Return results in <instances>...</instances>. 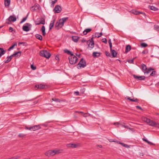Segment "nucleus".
I'll return each instance as SVG.
<instances>
[{
	"label": "nucleus",
	"mask_w": 159,
	"mask_h": 159,
	"mask_svg": "<svg viewBox=\"0 0 159 159\" xmlns=\"http://www.w3.org/2000/svg\"><path fill=\"white\" fill-rule=\"evenodd\" d=\"M41 21L39 23H37V21H35V24L36 25H39L40 24L44 25L45 23V19L42 18H40Z\"/></svg>",
	"instance_id": "obj_14"
},
{
	"label": "nucleus",
	"mask_w": 159,
	"mask_h": 159,
	"mask_svg": "<svg viewBox=\"0 0 159 159\" xmlns=\"http://www.w3.org/2000/svg\"><path fill=\"white\" fill-rule=\"evenodd\" d=\"M111 52L113 57H116L117 52L114 50H111Z\"/></svg>",
	"instance_id": "obj_18"
},
{
	"label": "nucleus",
	"mask_w": 159,
	"mask_h": 159,
	"mask_svg": "<svg viewBox=\"0 0 159 159\" xmlns=\"http://www.w3.org/2000/svg\"><path fill=\"white\" fill-rule=\"evenodd\" d=\"M11 21L8 18V19H6V24H11Z\"/></svg>",
	"instance_id": "obj_41"
},
{
	"label": "nucleus",
	"mask_w": 159,
	"mask_h": 159,
	"mask_svg": "<svg viewBox=\"0 0 159 159\" xmlns=\"http://www.w3.org/2000/svg\"><path fill=\"white\" fill-rule=\"evenodd\" d=\"M6 52V51L4 50L2 48H0V53L3 55Z\"/></svg>",
	"instance_id": "obj_34"
},
{
	"label": "nucleus",
	"mask_w": 159,
	"mask_h": 159,
	"mask_svg": "<svg viewBox=\"0 0 159 159\" xmlns=\"http://www.w3.org/2000/svg\"><path fill=\"white\" fill-rule=\"evenodd\" d=\"M122 126H123L126 128L129 129H131V128H129V127L128 126H126V125H122Z\"/></svg>",
	"instance_id": "obj_52"
},
{
	"label": "nucleus",
	"mask_w": 159,
	"mask_h": 159,
	"mask_svg": "<svg viewBox=\"0 0 159 159\" xmlns=\"http://www.w3.org/2000/svg\"><path fill=\"white\" fill-rule=\"evenodd\" d=\"M126 98L128 100H129L130 101L134 102H139V99L137 98L131 99L130 97H127Z\"/></svg>",
	"instance_id": "obj_16"
},
{
	"label": "nucleus",
	"mask_w": 159,
	"mask_h": 159,
	"mask_svg": "<svg viewBox=\"0 0 159 159\" xmlns=\"http://www.w3.org/2000/svg\"><path fill=\"white\" fill-rule=\"evenodd\" d=\"M68 19V17H65L60 19L57 22L55 27L56 29L59 30L64 25V23Z\"/></svg>",
	"instance_id": "obj_2"
},
{
	"label": "nucleus",
	"mask_w": 159,
	"mask_h": 159,
	"mask_svg": "<svg viewBox=\"0 0 159 159\" xmlns=\"http://www.w3.org/2000/svg\"><path fill=\"white\" fill-rule=\"evenodd\" d=\"M13 30V28L11 27H10L9 29V32H12Z\"/></svg>",
	"instance_id": "obj_51"
},
{
	"label": "nucleus",
	"mask_w": 159,
	"mask_h": 159,
	"mask_svg": "<svg viewBox=\"0 0 159 159\" xmlns=\"http://www.w3.org/2000/svg\"><path fill=\"white\" fill-rule=\"evenodd\" d=\"M32 130L35 131L41 128L40 125H36L31 127Z\"/></svg>",
	"instance_id": "obj_13"
},
{
	"label": "nucleus",
	"mask_w": 159,
	"mask_h": 159,
	"mask_svg": "<svg viewBox=\"0 0 159 159\" xmlns=\"http://www.w3.org/2000/svg\"><path fill=\"white\" fill-rule=\"evenodd\" d=\"M52 100L53 101H55V102H65V100H60V99H57V98H52Z\"/></svg>",
	"instance_id": "obj_28"
},
{
	"label": "nucleus",
	"mask_w": 159,
	"mask_h": 159,
	"mask_svg": "<svg viewBox=\"0 0 159 159\" xmlns=\"http://www.w3.org/2000/svg\"><path fill=\"white\" fill-rule=\"evenodd\" d=\"M131 49V46L130 45H128L126 46L125 48V52L127 53Z\"/></svg>",
	"instance_id": "obj_24"
},
{
	"label": "nucleus",
	"mask_w": 159,
	"mask_h": 159,
	"mask_svg": "<svg viewBox=\"0 0 159 159\" xmlns=\"http://www.w3.org/2000/svg\"><path fill=\"white\" fill-rule=\"evenodd\" d=\"M35 87L39 89H43L46 88V86L42 84L35 85Z\"/></svg>",
	"instance_id": "obj_12"
},
{
	"label": "nucleus",
	"mask_w": 159,
	"mask_h": 159,
	"mask_svg": "<svg viewBox=\"0 0 159 159\" xmlns=\"http://www.w3.org/2000/svg\"><path fill=\"white\" fill-rule=\"evenodd\" d=\"M86 42V40L85 39H83L81 40V42L82 43H84Z\"/></svg>",
	"instance_id": "obj_61"
},
{
	"label": "nucleus",
	"mask_w": 159,
	"mask_h": 159,
	"mask_svg": "<svg viewBox=\"0 0 159 159\" xmlns=\"http://www.w3.org/2000/svg\"><path fill=\"white\" fill-rule=\"evenodd\" d=\"M9 18L10 20L12 22L15 21L16 20V18L12 16H10V17H9Z\"/></svg>",
	"instance_id": "obj_25"
},
{
	"label": "nucleus",
	"mask_w": 159,
	"mask_h": 159,
	"mask_svg": "<svg viewBox=\"0 0 159 159\" xmlns=\"http://www.w3.org/2000/svg\"><path fill=\"white\" fill-rule=\"evenodd\" d=\"M95 35L96 37L99 38L102 35V32H101L100 33H96Z\"/></svg>",
	"instance_id": "obj_35"
},
{
	"label": "nucleus",
	"mask_w": 159,
	"mask_h": 159,
	"mask_svg": "<svg viewBox=\"0 0 159 159\" xmlns=\"http://www.w3.org/2000/svg\"><path fill=\"white\" fill-rule=\"evenodd\" d=\"M92 30V29L90 28L86 29L84 31L83 33L84 35H85L87 34L88 33L90 32Z\"/></svg>",
	"instance_id": "obj_22"
},
{
	"label": "nucleus",
	"mask_w": 159,
	"mask_h": 159,
	"mask_svg": "<svg viewBox=\"0 0 159 159\" xmlns=\"http://www.w3.org/2000/svg\"><path fill=\"white\" fill-rule=\"evenodd\" d=\"M64 51L65 53H67L69 55H70V56H73L74 54L71 51L67 49L64 50Z\"/></svg>",
	"instance_id": "obj_26"
},
{
	"label": "nucleus",
	"mask_w": 159,
	"mask_h": 159,
	"mask_svg": "<svg viewBox=\"0 0 159 159\" xmlns=\"http://www.w3.org/2000/svg\"><path fill=\"white\" fill-rule=\"evenodd\" d=\"M108 43H109V45H110V44H112V43H111V39H110L108 40Z\"/></svg>",
	"instance_id": "obj_55"
},
{
	"label": "nucleus",
	"mask_w": 159,
	"mask_h": 159,
	"mask_svg": "<svg viewBox=\"0 0 159 159\" xmlns=\"http://www.w3.org/2000/svg\"><path fill=\"white\" fill-rule=\"evenodd\" d=\"M132 13L136 15H139L140 13H142L137 11L136 10H133L132 11Z\"/></svg>",
	"instance_id": "obj_29"
},
{
	"label": "nucleus",
	"mask_w": 159,
	"mask_h": 159,
	"mask_svg": "<svg viewBox=\"0 0 159 159\" xmlns=\"http://www.w3.org/2000/svg\"><path fill=\"white\" fill-rule=\"evenodd\" d=\"M14 54L16 57H20L21 55V53L20 51L18 52H15Z\"/></svg>",
	"instance_id": "obj_33"
},
{
	"label": "nucleus",
	"mask_w": 159,
	"mask_h": 159,
	"mask_svg": "<svg viewBox=\"0 0 159 159\" xmlns=\"http://www.w3.org/2000/svg\"><path fill=\"white\" fill-rule=\"evenodd\" d=\"M143 120L147 123L149 125L152 127H154L156 128L159 129V124L153 121V120L144 117L142 118Z\"/></svg>",
	"instance_id": "obj_1"
},
{
	"label": "nucleus",
	"mask_w": 159,
	"mask_h": 159,
	"mask_svg": "<svg viewBox=\"0 0 159 159\" xmlns=\"http://www.w3.org/2000/svg\"><path fill=\"white\" fill-rule=\"evenodd\" d=\"M35 36L37 39H38L40 40H42L43 38L41 35L37 34H35Z\"/></svg>",
	"instance_id": "obj_27"
},
{
	"label": "nucleus",
	"mask_w": 159,
	"mask_h": 159,
	"mask_svg": "<svg viewBox=\"0 0 159 159\" xmlns=\"http://www.w3.org/2000/svg\"><path fill=\"white\" fill-rule=\"evenodd\" d=\"M117 143H118L121 144L123 147H125L127 148H129V146L127 144H124V143H120V142H117Z\"/></svg>",
	"instance_id": "obj_32"
},
{
	"label": "nucleus",
	"mask_w": 159,
	"mask_h": 159,
	"mask_svg": "<svg viewBox=\"0 0 159 159\" xmlns=\"http://www.w3.org/2000/svg\"><path fill=\"white\" fill-rule=\"evenodd\" d=\"M51 6L53 7L54 4L57 2V0H51Z\"/></svg>",
	"instance_id": "obj_40"
},
{
	"label": "nucleus",
	"mask_w": 159,
	"mask_h": 159,
	"mask_svg": "<svg viewBox=\"0 0 159 159\" xmlns=\"http://www.w3.org/2000/svg\"><path fill=\"white\" fill-rule=\"evenodd\" d=\"M114 125H119V123L118 122L115 123H114Z\"/></svg>",
	"instance_id": "obj_64"
},
{
	"label": "nucleus",
	"mask_w": 159,
	"mask_h": 159,
	"mask_svg": "<svg viewBox=\"0 0 159 159\" xmlns=\"http://www.w3.org/2000/svg\"><path fill=\"white\" fill-rule=\"evenodd\" d=\"M141 46L142 47L145 48L148 46V44L145 43H142L141 44Z\"/></svg>",
	"instance_id": "obj_38"
},
{
	"label": "nucleus",
	"mask_w": 159,
	"mask_h": 159,
	"mask_svg": "<svg viewBox=\"0 0 159 159\" xmlns=\"http://www.w3.org/2000/svg\"><path fill=\"white\" fill-rule=\"evenodd\" d=\"M39 9V7L37 6H34L30 7V10L32 11H34Z\"/></svg>",
	"instance_id": "obj_23"
},
{
	"label": "nucleus",
	"mask_w": 159,
	"mask_h": 159,
	"mask_svg": "<svg viewBox=\"0 0 159 159\" xmlns=\"http://www.w3.org/2000/svg\"><path fill=\"white\" fill-rule=\"evenodd\" d=\"M55 20L54 19L51 21L49 25V30H51L53 27L54 25V22H55Z\"/></svg>",
	"instance_id": "obj_21"
},
{
	"label": "nucleus",
	"mask_w": 159,
	"mask_h": 159,
	"mask_svg": "<svg viewBox=\"0 0 159 159\" xmlns=\"http://www.w3.org/2000/svg\"><path fill=\"white\" fill-rule=\"evenodd\" d=\"M72 40L75 42H77L80 39V37L77 36H72Z\"/></svg>",
	"instance_id": "obj_17"
},
{
	"label": "nucleus",
	"mask_w": 159,
	"mask_h": 159,
	"mask_svg": "<svg viewBox=\"0 0 159 159\" xmlns=\"http://www.w3.org/2000/svg\"><path fill=\"white\" fill-rule=\"evenodd\" d=\"M55 59L56 60H59V57L58 56H56L55 57Z\"/></svg>",
	"instance_id": "obj_62"
},
{
	"label": "nucleus",
	"mask_w": 159,
	"mask_h": 159,
	"mask_svg": "<svg viewBox=\"0 0 159 159\" xmlns=\"http://www.w3.org/2000/svg\"><path fill=\"white\" fill-rule=\"evenodd\" d=\"M69 63L70 64L73 65L75 64L78 61L77 58L75 55L70 56L69 57Z\"/></svg>",
	"instance_id": "obj_5"
},
{
	"label": "nucleus",
	"mask_w": 159,
	"mask_h": 159,
	"mask_svg": "<svg viewBox=\"0 0 159 159\" xmlns=\"http://www.w3.org/2000/svg\"><path fill=\"white\" fill-rule=\"evenodd\" d=\"M128 61L130 63H134V59H133L132 60H128Z\"/></svg>",
	"instance_id": "obj_46"
},
{
	"label": "nucleus",
	"mask_w": 159,
	"mask_h": 159,
	"mask_svg": "<svg viewBox=\"0 0 159 159\" xmlns=\"http://www.w3.org/2000/svg\"><path fill=\"white\" fill-rule=\"evenodd\" d=\"M100 55V53L98 52H93V56L94 57H98Z\"/></svg>",
	"instance_id": "obj_20"
},
{
	"label": "nucleus",
	"mask_w": 159,
	"mask_h": 159,
	"mask_svg": "<svg viewBox=\"0 0 159 159\" xmlns=\"http://www.w3.org/2000/svg\"><path fill=\"white\" fill-rule=\"evenodd\" d=\"M86 65L85 61L83 58L81 59L79 63L77 65V68L79 69L81 67H84Z\"/></svg>",
	"instance_id": "obj_6"
},
{
	"label": "nucleus",
	"mask_w": 159,
	"mask_h": 159,
	"mask_svg": "<svg viewBox=\"0 0 159 159\" xmlns=\"http://www.w3.org/2000/svg\"><path fill=\"white\" fill-rule=\"evenodd\" d=\"M110 48V51L111 50H113L112 49V44L109 45Z\"/></svg>",
	"instance_id": "obj_59"
},
{
	"label": "nucleus",
	"mask_w": 159,
	"mask_h": 159,
	"mask_svg": "<svg viewBox=\"0 0 159 159\" xmlns=\"http://www.w3.org/2000/svg\"><path fill=\"white\" fill-rule=\"evenodd\" d=\"M87 113H84L83 115V116L84 117H86L87 116Z\"/></svg>",
	"instance_id": "obj_56"
},
{
	"label": "nucleus",
	"mask_w": 159,
	"mask_h": 159,
	"mask_svg": "<svg viewBox=\"0 0 159 159\" xmlns=\"http://www.w3.org/2000/svg\"><path fill=\"white\" fill-rule=\"evenodd\" d=\"M41 30L42 31V34L43 36H45L46 33L45 32V27L44 26H43L42 27Z\"/></svg>",
	"instance_id": "obj_30"
},
{
	"label": "nucleus",
	"mask_w": 159,
	"mask_h": 159,
	"mask_svg": "<svg viewBox=\"0 0 159 159\" xmlns=\"http://www.w3.org/2000/svg\"><path fill=\"white\" fill-rule=\"evenodd\" d=\"M76 112H78V113H81V114H84V113H83V112H82V111H76Z\"/></svg>",
	"instance_id": "obj_60"
},
{
	"label": "nucleus",
	"mask_w": 159,
	"mask_h": 159,
	"mask_svg": "<svg viewBox=\"0 0 159 159\" xmlns=\"http://www.w3.org/2000/svg\"><path fill=\"white\" fill-rule=\"evenodd\" d=\"M31 26V25L29 23H26L23 26L22 28L24 31L27 32L30 30V29L29 28H30Z\"/></svg>",
	"instance_id": "obj_7"
},
{
	"label": "nucleus",
	"mask_w": 159,
	"mask_h": 159,
	"mask_svg": "<svg viewBox=\"0 0 159 159\" xmlns=\"http://www.w3.org/2000/svg\"><path fill=\"white\" fill-rule=\"evenodd\" d=\"M7 60L6 61H4L5 63H8L11 60L12 58L11 57H10V56H8L7 57Z\"/></svg>",
	"instance_id": "obj_31"
},
{
	"label": "nucleus",
	"mask_w": 159,
	"mask_h": 159,
	"mask_svg": "<svg viewBox=\"0 0 159 159\" xmlns=\"http://www.w3.org/2000/svg\"><path fill=\"white\" fill-rule=\"evenodd\" d=\"M10 1V0H4V4L6 7H9Z\"/></svg>",
	"instance_id": "obj_19"
},
{
	"label": "nucleus",
	"mask_w": 159,
	"mask_h": 159,
	"mask_svg": "<svg viewBox=\"0 0 159 159\" xmlns=\"http://www.w3.org/2000/svg\"><path fill=\"white\" fill-rule=\"evenodd\" d=\"M154 70V69L153 68H150L149 69H148V70H147V71L144 72V74H145V73L148 74L150 72V71H151L152 70Z\"/></svg>",
	"instance_id": "obj_36"
},
{
	"label": "nucleus",
	"mask_w": 159,
	"mask_h": 159,
	"mask_svg": "<svg viewBox=\"0 0 159 159\" xmlns=\"http://www.w3.org/2000/svg\"><path fill=\"white\" fill-rule=\"evenodd\" d=\"M11 159H16V158L15 156L12 157H11Z\"/></svg>",
	"instance_id": "obj_63"
},
{
	"label": "nucleus",
	"mask_w": 159,
	"mask_h": 159,
	"mask_svg": "<svg viewBox=\"0 0 159 159\" xmlns=\"http://www.w3.org/2000/svg\"><path fill=\"white\" fill-rule=\"evenodd\" d=\"M40 55L42 57L48 59L51 56V54L47 51L43 50L40 51Z\"/></svg>",
	"instance_id": "obj_4"
},
{
	"label": "nucleus",
	"mask_w": 159,
	"mask_h": 159,
	"mask_svg": "<svg viewBox=\"0 0 159 159\" xmlns=\"http://www.w3.org/2000/svg\"><path fill=\"white\" fill-rule=\"evenodd\" d=\"M143 141L146 142V143H147V142H148V140L147 139H145L144 138H143Z\"/></svg>",
	"instance_id": "obj_58"
},
{
	"label": "nucleus",
	"mask_w": 159,
	"mask_h": 159,
	"mask_svg": "<svg viewBox=\"0 0 159 159\" xmlns=\"http://www.w3.org/2000/svg\"><path fill=\"white\" fill-rule=\"evenodd\" d=\"M133 76L135 79H137L138 80H144L145 77L144 76H138L135 75H134Z\"/></svg>",
	"instance_id": "obj_11"
},
{
	"label": "nucleus",
	"mask_w": 159,
	"mask_h": 159,
	"mask_svg": "<svg viewBox=\"0 0 159 159\" xmlns=\"http://www.w3.org/2000/svg\"><path fill=\"white\" fill-rule=\"evenodd\" d=\"M75 94L76 95H79V92L78 91L75 92Z\"/></svg>",
	"instance_id": "obj_57"
},
{
	"label": "nucleus",
	"mask_w": 159,
	"mask_h": 159,
	"mask_svg": "<svg viewBox=\"0 0 159 159\" xmlns=\"http://www.w3.org/2000/svg\"><path fill=\"white\" fill-rule=\"evenodd\" d=\"M102 41L105 43H107V39L106 38H103L102 39Z\"/></svg>",
	"instance_id": "obj_45"
},
{
	"label": "nucleus",
	"mask_w": 159,
	"mask_h": 159,
	"mask_svg": "<svg viewBox=\"0 0 159 159\" xmlns=\"http://www.w3.org/2000/svg\"><path fill=\"white\" fill-rule=\"evenodd\" d=\"M141 69H142L144 73L148 70L146 65L144 64H143L141 65Z\"/></svg>",
	"instance_id": "obj_15"
},
{
	"label": "nucleus",
	"mask_w": 159,
	"mask_h": 159,
	"mask_svg": "<svg viewBox=\"0 0 159 159\" xmlns=\"http://www.w3.org/2000/svg\"><path fill=\"white\" fill-rule=\"evenodd\" d=\"M61 11V7L58 5H56L53 9V11L55 13H59Z\"/></svg>",
	"instance_id": "obj_8"
},
{
	"label": "nucleus",
	"mask_w": 159,
	"mask_h": 159,
	"mask_svg": "<svg viewBox=\"0 0 159 159\" xmlns=\"http://www.w3.org/2000/svg\"><path fill=\"white\" fill-rule=\"evenodd\" d=\"M60 153H61V152L59 150H50L46 152L44 154L47 157H50Z\"/></svg>",
	"instance_id": "obj_3"
},
{
	"label": "nucleus",
	"mask_w": 159,
	"mask_h": 159,
	"mask_svg": "<svg viewBox=\"0 0 159 159\" xmlns=\"http://www.w3.org/2000/svg\"><path fill=\"white\" fill-rule=\"evenodd\" d=\"M79 146V144L74 143H69L66 145V146L68 148H75L78 147Z\"/></svg>",
	"instance_id": "obj_10"
},
{
	"label": "nucleus",
	"mask_w": 159,
	"mask_h": 159,
	"mask_svg": "<svg viewBox=\"0 0 159 159\" xmlns=\"http://www.w3.org/2000/svg\"><path fill=\"white\" fill-rule=\"evenodd\" d=\"M149 7H150V9L151 10H152L155 11L157 10L158 9L156 7H155L153 6H150Z\"/></svg>",
	"instance_id": "obj_37"
},
{
	"label": "nucleus",
	"mask_w": 159,
	"mask_h": 159,
	"mask_svg": "<svg viewBox=\"0 0 159 159\" xmlns=\"http://www.w3.org/2000/svg\"><path fill=\"white\" fill-rule=\"evenodd\" d=\"M105 53L107 56H110V53L106 51L105 52Z\"/></svg>",
	"instance_id": "obj_49"
},
{
	"label": "nucleus",
	"mask_w": 159,
	"mask_h": 159,
	"mask_svg": "<svg viewBox=\"0 0 159 159\" xmlns=\"http://www.w3.org/2000/svg\"><path fill=\"white\" fill-rule=\"evenodd\" d=\"M15 157L16 158V159H18L20 158V156H15Z\"/></svg>",
	"instance_id": "obj_54"
},
{
	"label": "nucleus",
	"mask_w": 159,
	"mask_h": 159,
	"mask_svg": "<svg viewBox=\"0 0 159 159\" xmlns=\"http://www.w3.org/2000/svg\"><path fill=\"white\" fill-rule=\"evenodd\" d=\"M25 129H28V130H32L31 127H27L26 126L25 128Z\"/></svg>",
	"instance_id": "obj_50"
},
{
	"label": "nucleus",
	"mask_w": 159,
	"mask_h": 159,
	"mask_svg": "<svg viewBox=\"0 0 159 159\" xmlns=\"http://www.w3.org/2000/svg\"><path fill=\"white\" fill-rule=\"evenodd\" d=\"M16 43L14 44L13 45L11 46L10 48H9L8 49V51H10L11 49H12L15 46H16Z\"/></svg>",
	"instance_id": "obj_39"
},
{
	"label": "nucleus",
	"mask_w": 159,
	"mask_h": 159,
	"mask_svg": "<svg viewBox=\"0 0 159 159\" xmlns=\"http://www.w3.org/2000/svg\"><path fill=\"white\" fill-rule=\"evenodd\" d=\"M147 143L148 144H149V145H153V144L152 143L149 141L148 140V142H147Z\"/></svg>",
	"instance_id": "obj_53"
},
{
	"label": "nucleus",
	"mask_w": 159,
	"mask_h": 159,
	"mask_svg": "<svg viewBox=\"0 0 159 159\" xmlns=\"http://www.w3.org/2000/svg\"><path fill=\"white\" fill-rule=\"evenodd\" d=\"M156 72L155 71H152V73L150 74V76H154L155 75Z\"/></svg>",
	"instance_id": "obj_42"
},
{
	"label": "nucleus",
	"mask_w": 159,
	"mask_h": 159,
	"mask_svg": "<svg viewBox=\"0 0 159 159\" xmlns=\"http://www.w3.org/2000/svg\"><path fill=\"white\" fill-rule=\"evenodd\" d=\"M136 108L138 109H139L141 110L142 111H143V109L140 106H136Z\"/></svg>",
	"instance_id": "obj_48"
},
{
	"label": "nucleus",
	"mask_w": 159,
	"mask_h": 159,
	"mask_svg": "<svg viewBox=\"0 0 159 159\" xmlns=\"http://www.w3.org/2000/svg\"><path fill=\"white\" fill-rule=\"evenodd\" d=\"M31 68L33 70H35L36 69V67L34 66L33 65H31Z\"/></svg>",
	"instance_id": "obj_47"
},
{
	"label": "nucleus",
	"mask_w": 159,
	"mask_h": 159,
	"mask_svg": "<svg viewBox=\"0 0 159 159\" xmlns=\"http://www.w3.org/2000/svg\"><path fill=\"white\" fill-rule=\"evenodd\" d=\"M87 43L88 44L89 46H90V45L91 46L90 47L91 48H93L94 47V43L93 38H91L88 40L87 42Z\"/></svg>",
	"instance_id": "obj_9"
},
{
	"label": "nucleus",
	"mask_w": 159,
	"mask_h": 159,
	"mask_svg": "<svg viewBox=\"0 0 159 159\" xmlns=\"http://www.w3.org/2000/svg\"><path fill=\"white\" fill-rule=\"evenodd\" d=\"M27 18V16L25 17L24 18H23V19L20 22V23H21L25 21Z\"/></svg>",
	"instance_id": "obj_43"
},
{
	"label": "nucleus",
	"mask_w": 159,
	"mask_h": 159,
	"mask_svg": "<svg viewBox=\"0 0 159 159\" xmlns=\"http://www.w3.org/2000/svg\"><path fill=\"white\" fill-rule=\"evenodd\" d=\"M26 135L25 134H19L18 135V137L20 138H22L24 137Z\"/></svg>",
	"instance_id": "obj_44"
}]
</instances>
